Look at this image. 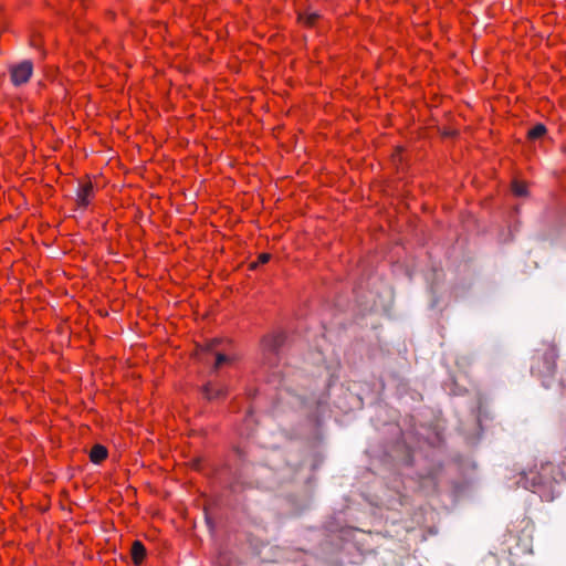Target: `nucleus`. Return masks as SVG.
I'll return each mask as SVG.
<instances>
[{
    "label": "nucleus",
    "instance_id": "4",
    "mask_svg": "<svg viewBox=\"0 0 566 566\" xmlns=\"http://www.w3.org/2000/svg\"><path fill=\"white\" fill-rule=\"evenodd\" d=\"M222 344L221 339L214 338L208 342L205 346L201 347L202 352L211 353L214 355V367L219 368L224 363L229 361V357L224 355L218 347Z\"/></svg>",
    "mask_w": 566,
    "mask_h": 566
},
{
    "label": "nucleus",
    "instance_id": "11",
    "mask_svg": "<svg viewBox=\"0 0 566 566\" xmlns=\"http://www.w3.org/2000/svg\"><path fill=\"white\" fill-rule=\"evenodd\" d=\"M513 192L516 195V196H524L526 193V188L524 185L522 184H518L517 181H515L513 184Z\"/></svg>",
    "mask_w": 566,
    "mask_h": 566
},
{
    "label": "nucleus",
    "instance_id": "3",
    "mask_svg": "<svg viewBox=\"0 0 566 566\" xmlns=\"http://www.w3.org/2000/svg\"><path fill=\"white\" fill-rule=\"evenodd\" d=\"M33 72V65L30 61H23L19 64L13 65L10 69L11 81L14 85H22L27 83Z\"/></svg>",
    "mask_w": 566,
    "mask_h": 566
},
{
    "label": "nucleus",
    "instance_id": "10",
    "mask_svg": "<svg viewBox=\"0 0 566 566\" xmlns=\"http://www.w3.org/2000/svg\"><path fill=\"white\" fill-rule=\"evenodd\" d=\"M319 18L317 12L301 13L298 19L306 25H314Z\"/></svg>",
    "mask_w": 566,
    "mask_h": 566
},
{
    "label": "nucleus",
    "instance_id": "6",
    "mask_svg": "<svg viewBox=\"0 0 566 566\" xmlns=\"http://www.w3.org/2000/svg\"><path fill=\"white\" fill-rule=\"evenodd\" d=\"M203 391L206 397L210 400L223 397L227 394V390L223 386L212 382L206 385Z\"/></svg>",
    "mask_w": 566,
    "mask_h": 566
},
{
    "label": "nucleus",
    "instance_id": "12",
    "mask_svg": "<svg viewBox=\"0 0 566 566\" xmlns=\"http://www.w3.org/2000/svg\"><path fill=\"white\" fill-rule=\"evenodd\" d=\"M269 260H270V254H268V253H261L258 256V263H260V264H265L266 262H269Z\"/></svg>",
    "mask_w": 566,
    "mask_h": 566
},
{
    "label": "nucleus",
    "instance_id": "2",
    "mask_svg": "<svg viewBox=\"0 0 566 566\" xmlns=\"http://www.w3.org/2000/svg\"><path fill=\"white\" fill-rule=\"evenodd\" d=\"M557 352L551 347L543 354L534 357L531 366L532 374L539 377H552L556 370Z\"/></svg>",
    "mask_w": 566,
    "mask_h": 566
},
{
    "label": "nucleus",
    "instance_id": "5",
    "mask_svg": "<svg viewBox=\"0 0 566 566\" xmlns=\"http://www.w3.org/2000/svg\"><path fill=\"white\" fill-rule=\"evenodd\" d=\"M94 198V187L91 181L84 182L77 190V203L87 207Z\"/></svg>",
    "mask_w": 566,
    "mask_h": 566
},
{
    "label": "nucleus",
    "instance_id": "9",
    "mask_svg": "<svg viewBox=\"0 0 566 566\" xmlns=\"http://www.w3.org/2000/svg\"><path fill=\"white\" fill-rule=\"evenodd\" d=\"M546 126L542 123L536 124L527 132L528 139H537L546 134Z\"/></svg>",
    "mask_w": 566,
    "mask_h": 566
},
{
    "label": "nucleus",
    "instance_id": "1",
    "mask_svg": "<svg viewBox=\"0 0 566 566\" xmlns=\"http://www.w3.org/2000/svg\"><path fill=\"white\" fill-rule=\"evenodd\" d=\"M553 465L551 463L542 464L541 469H530L520 473L517 484L533 493H538L546 500L552 499L553 490Z\"/></svg>",
    "mask_w": 566,
    "mask_h": 566
},
{
    "label": "nucleus",
    "instance_id": "7",
    "mask_svg": "<svg viewBox=\"0 0 566 566\" xmlns=\"http://www.w3.org/2000/svg\"><path fill=\"white\" fill-rule=\"evenodd\" d=\"M107 458V449L102 444H95L90 452V460L93 463H101Z\"/></svg>",
    "mask_w": 566,
    "mask_h": 566
},
{
    "label": "nucleus",
    "instance_id": "8",
    "mask_svg": "<svg viewBox=\"0 0 566 566\" xmlns=\"http://www.w3.org/2000/svg\"><path fill=\"white\" fill-rule=\"evenodd\" d=\"M146 557V548L139 541H135L132 545V558L135 564H140Z\"/></svg>",
    "mask_w": 566,
    "mask_h": 566
}]
</instances>
